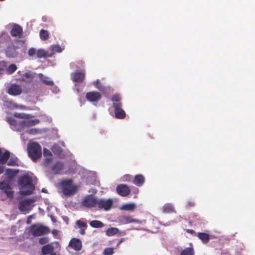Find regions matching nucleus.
I'll return each instance as SVG.
<instances>
[{
  "mask_svg": "<svg viewBox=\"0 0 255 255\" xmlns=\"http://www.w3.org/2000/svg\"><path fill=\"white\" fill-rule=\"evenodd\" d=\"M18 183L21 186L19 192L22 195H29L33 192L34 189L32 178L27 175H23L19 177Z\"/></svg>",
  "mask_w": 255,
  "mask_h": 255,
  "instance_id": "f257e3e1",
  "label": "nucleus"
},
{
  "mask_svg": "<svg viewBox=\"0 0 255 255\" xmlns=\"http://www.w3.org/2000/svg\"><path fill=\"white\" fill-rule=\"evenodd\" d=\"M50 232V229L40 224H35L31 225L28 229L29 234L33 237H39L49 234Z\"/></svg>",
  "mask_w": 255,
  "mask_h": 255,
  "instance_id": "f03ea898",
  "label": "nucleus"
},
{
  "mask_svg": "<svg viewBox=\"0 0 255 255\" xmlns=\"http://www.w3.org/2000/svg\"><path fill=\"white\" fill-rule=\"evenodd\" d=\"M62 187V192L66 196H71L74 195L77 191L76 186L73 185L72 179H65L60 182Z\"/></svg>",
  "mask_w": 255,
  "mask_h": 255,
  "instance_id": "7ed1b4c3",
  "label": "nucleus"
},
{
  "mask_svg": "<svg viewBox=\"0 0 255 255\" xmlns=\"http://www.w3.org/2000/svg\"><path fill=\"white\" fill-rule=\"evenodd\" d=\"M27 150L28 155L33 161L37 160L42 155L41 147L37 142H32L28 144Z\"/></svg>",
  "mask_w": 255,
  "mask_h": 255,
  "instance_id": "20e7f679",
  "label": "nucleus"
},
{
  "mask_svg": "<svg viewBox=\"0 0 255 255\" xmlns=\"http://www.w3.org/2000/svg\"><path fill=\"white\" fill-rule=\"evenodd\" d=\"M35 200L33 199H27L22 200L19 202L18 205V209L21 212H28L32 209V207L34 206L32 205Z\"/></svg>",
  "mask_w": 255,
  "mask_h": 255,
  "instance_id": "39448f33",
  "label": "nucleus"
},
{
  "mask_svg": "<svg viewBox=\"0 0 255 255\" xmlns=\"http://www.w3.org/2000/svg\"><path fill=\"white\" fill-rule=\"evenodd\" d=\"M98 199L92 195L86 196L82 202V205L87 208L95 207L97 205Z\"/></svg>",
  "mask_w": 255,
  "mask_h": 255,
  "instance_id": "423d86ee",
  "label": "nucleus"
},
{
  "mask_svg": "<svg viewBox=\"0 0 255 255\" xmlns=\"http://www.w3.org/2000/svg\"><path fill=\"white\" fill-rule=\"evenodd\" d=\"M39 123L38 119L24 120L19 122V127H17L16 131H21L25 128L30 127L38 124Z\"/></svg>",
  "mask_w": 255,
  "mask_h": 255,
  "instance_id": "0eeeda50",
  "label": "nucleus"
},
{
  "mask_svg": "<svg viewBox=\"0 0 255 255\" xmlns=\"http://www.w3.org/2000/svg\"><path fill=\"white\" fill-rule=\"evenodd\" d=\"M113 205V201L111 199H101L98 200L97 205L99 209H104L105 211L109 210Z\"/></svg>",
  "mask_w": 255,
  "mask_h": 255,
  "instance_id": "6e6552de",
  "label": "nucleus"
},
{
  "mask_svg": "<svg viewBox=\"0 0 255 255\" xmlns=\"http://www.w3.org/2000/svg\"><path fill=\"white\" fill-rule=\"evenodd\" d=\"M56 243L58 244V243L53 242L50 244H48L44 245L41 248V254L42 255H56V253L54 252V247L53 244Z\"/></svg>",
  "mask_w": 255,
  "mask_h": 255,
  "instance_id": "1a4fd4ad",
  "label": "nucleus"
},
{
  "mask_svg": "<svg viewBox=\"0 0 255 255\" xmlns=\"http://www.w3.org/2000/svg\"><path fill=\"white\" fill-rule=\"evenodd\" d=\"M118 194L123 197H126L130 193V189L128 186L124 184L118 185L116 187Z\"/></svg>",
  "mask_w": 255,
  "mask_h": 255,
  "instance_id": "9d476101",
  "label": "nucleus"
},
{
  "mask_svg": "<svg viewBox=\"0 0 255 255\" xmlns=\"http://www.w3.org/2000/svg\"><path fill=\"white\" fill-rule=\"evenodd\" d=\"M0 189L6 194L8 198H12L13 195V191L10 185L4 181L0 182Z\"/></svg>",
  "mask_w": 255,
  "mask_h": 255,
  "instance_id": "9b49d317",
  "label": "nucleus"
},
{
  "mask_svg": "<svg viewBox=\"0 0 255 255\" xmlns=\"http://www.w3.org/2000/svg\"><path fill=\"white\" fill-rule=\"evenodd\" d=\"M18 47L13 44L8 45L5 49V52L6 56L9 58H14L17 56L18 52L17 49Z\"/></svg>",
  "mask_w": 255,
  "mask_h": 255,
  "instance_id": "f8f14e48",
  "label": "nucleus"
},
{
  "mask_svg": "<svg viewBox=\"0 0 255 255\" xmlns=\"http://www.w3.org/2000/svg\"><path fill=\"white\" fill-rule=\"evenodd\" d=\"M101 94L96 91L88 92L86 95V98L88 101L91 102H97L101 99Z\"/></svg>",
  "mask_w": 255,
  "mask_h": 255,
  "instance_id": "ddd939ff",
  "label": "nucleus"
},
{
  "mask_svg": "<svg viewBox=\"0 0 255 255\" xmlns=\"http://www.w3.org/2000/svg\"><path fill=\"white\" fill-rule=\"evenodd\" d=\"M119 221L120 223L122 224H128L132 223H135L137 224H140L141 221L132 218V217L130 216H122L119 217Z\"/></svg>",
  "mask_w": 255,
  "mask_h": 255,
  "instance_id": "4468645a",
  "label": "nucleus"
},
{
  "mask_svg": "<svg viewBox=\"0 0 255 255\" xmlns=\"http://www.w3.org/2000/svg\"><path fill=\"white\" fill-rule=\"evenodd\" d=\"M22 92L20 86L17 84H12L8 89V93L9 95L16 96L20 95Z\"/></svg>",
  "mask_w": 255,
  "mask_h": 255,
  "instance_id": "2eb2a0df",
  "label": "nucleus"
},
{
  "mask_svg": "<svg viewBox=\"0 0 255 255\" xmlns=\"http://www.w3.org/2000/svg\"><path fill=\"white\" fill-rule=\"evenodd\" d=\"M69 246L75 251H79L82 249V242L79 239L73 238L69 242Z\"/></svg>",
  "mask_w": 255,
  "mask_h": 255,
  "instance_id": "dca6fc26",
  "label": "nucleus"
},
{
  "mask_svg": "<svg viewBox=\"0 0 255 255\" xmlns=\"http://www.w3.org/2000/svg\"><path fill=\"white\" fill-rule=\"evenodd\" d=\"M10 33L13 37L18 36L20 38L22 34V27L18 24H14L11 30Z\"/></svg>",
  "mask_w": 255,
  "mask_h": 255,
  "instance_id": "f3484780",
  "label": "nucleus"
},
{
  "mask_svg": "<svg viewBox=\"0 0 255 255\" xmlns=\"http://www.w3.org/2000/svg\"><path fill=\"white\" fill-rule=\"evenodd\" d=\"M71 78L73 81L76 82H82L85 78V74L80 72L72 73L71 74Z\"/></svg>",
  "mask_w": 255,
  "mask_h": 255,
  "instance_id": "a211bd4d",
  "label": "nucleus"
},
{
  "mask_svg": "<svg viewBox=\"0 0 255 255\" xmlns=\"http://www.w3.org/2000/svg\"><path fill=\"white\" fill-rule=\"evenodd\" d=\"M144 182L145 178L141 174L136 175L134 177L133 180L132 181L133 184L139 187L141 186Z\"/></svg>",
  "mask_w": 255,
  "mask_h": 255,
  "instance_id": "6ab92c4d",
  "label": "nucleus"
},
{
  "mask_svg": "<svg viewBox=\"0 0 255 255\" xmlns=\"http://www.w3.org/2000/svg\"><path fill=\"white\" fill-rule=\"evenodd\" d=\"M94 84L95 87L99 91L102 92L104 94H106L108 92L109 88L104 86L100 81L99 80H97L94 82Z\"/></svg>",
  "mask_w": 255,
  "mask_h": 255,
  "instance_id": "aec40b11",
  "label": "nucleus"
},
{
  "mask_svg": "<svg viewBox=\"0 0 255 255\" xmlns=\"http://www.w3.org/2000/svg\"><path fill=\"white\" fill-rule=\"evenodd\" d=\"M111 100L113 103V107L114 109L122 107V104L121 98L119 95L116 94L112 96Z\"/></svg>",
  "mask_w": 255,
  "mask_h": 255,
  "instance_id": "412c9836",
  "label": "nucleus"
},
{
  "mask_svg": "<svg viewBox=\"0 0 255 255\" xmlns=\"http://www.w3.org/2000/svg\"><path fill=\"white\" fill-rule=\"evenodd\" d=\"M76 225L78 228H80L79 233L82 235H84L85 230L87 228V223L82 220H78L76 221Z\"/></svg>",
  "mask_w": 255,
  "mask_h": 255,
  "instance_id": "4be33fe9",
  "label": "nucleus"
},
{
  "mask_svg": "<svg viewBox=\"0 0 255 255\" xmlns=\"http://www.w3.org/2000/svg\"><path fill=\"white\" fill-rule=\"evenodd\" d=\"M64 167V164L60 161L55 163L51 167V170L53 172L57 174L60 173V171L62 170Z\"/></svg>",
  "mask_w": 255,
  "mask_h": 255,
  "instance_id": "5701e85b",
  "label": "nucleus"
},
{
  "mask_svg": "<svg viewBox=\"0 0 255 255\" xmlns=\"http://www.w3.org/2000/svg\"><path fill=\"white\" fill-rule=\"evenodd\" d=\"M115 117L118 119H123L126 117V114L122 107L114 109Z\"/></svg>",
  "mask_w": 255,
  "mask_h": 255,
  "instance_id": "b1692460",
  "label": "nucleus"
},
{
  "mask_svg": "<svg viewBox=\"0 0 255 255\" xmlns=\"http://www.w3.org/2000/svg\"><path fill=\"white\" fill-rule=\"evenodd\" d=\"M10 157V152L6 150L0 156V164H5L7 162V160Z\"/></svg>",
  "mask_w": 255,
  "mask_h": 255,
  "instance_id": "393cba45",
  "label": "nucleus"
},
{
  "mask_svg": "<svg viewBox=\"0 0 255 255\" xmlns=\"http://www.w3.org/2000/svg\"><path fill=\"white\" fill-rule=\"evenodd\" d=\"M38 77L41 81L46 85L52 86L54 85V83L52 80L49 79V78L43 75L42 73L38 74Z\"/></svg>",
  "mask_w": 255,
  "mask_h": 255,
  "instance_id": "a878e982",
  "label": "nucleus"
},
{
  "mask_svg": "<svg viewBox=\"0 0 255 255\" xmlns=\"http://www.w3.org/2000/svg\"><path fill=\"white\" fill-rule=\"evenodd\" d=\"M197 236L204 244L208 243L210 240V236L207 233H198Z\"/></svg>",
  "mask_w": 255,
  "mask_h": 255,
  "instance_id": "bb28decb",
  "label": "nucleus"
},
{
  "mask_svg": "<svg viewBox=\"0 0 255 255\" xmlns=\"http://www.w3.org/2000/svg\"><path fill=\"white\" fill-rule=\"evenodd\" d=\"M135 204L133 203H130L123 205V206L121 207V209L122 210L132 211L135 209Z\"/></svg>",
  "mask_w": 255,
  "mask_h": 255,
  "instance_id": "cd10ccee",
  "label": "nucleus"
},
{
  "mask_svg": "<svg viewBox=\"0 0 255 255\" xmlns=\"http://www.w3.org/2000/svg\"><path fill=\"white\" fill-rule=\"evenodd\" d=\"M90 225L95 228H102L104 226L103 222L99 220H93L90 222Z\"/></svg>",
  "mask_w": 255,
  "mask_h": 255,
  "instance_id": "c85d7f7f",
  "label": "nucleus"
},
{
  "mask_svg": "<svg viewBox=\"0 0 255 255\" xmlns=\"http://www.w3.org/2000/svg\"><path fill=\"white\" fill-rule=\"evenodd\" d=\"M119 232V230L117 228L111 227L108 228L106 231V235L108 236H113Z\"/></svg>",
  "mask_w": 255,
  "mask_h": 255,
  "instance_id": "c756f323",
  "label": "nucleus"
},
{
  "mask_svg": "<svg viewBox=\"0 0 255 255\" xmlns=\"http://www.w3.org/2000/svg\"><path fill=\"white\" fill-rule=\"evenodd\" d=\"M162 211L164 213H170L174 211V208L171 204L167 203L163 206Z\"/></svg>",
  "mask_w": 255,
  "mask_h": 255,
  "instance_id": "7c9ffc66",
  "label": "nucleus"
},
{
  "mask_svg": "<svg viewBox=\"0 0 255 255\" xmlns=\"http://www.w3.org/2000/svg\"><path fill=\"white\" fill-rule=\"evenodd\" d=\"M6 121L10 125L14 126L15 130H16L17 127H19V122H17L12 118H7Z\"/></svg>",
  "mask_w": 255,
  "mask_h": 255,
  "instance_id": "2f4dec72",
  "label": "nucleus"
},
{
  "mask_svg": "<svg viewBox=\"0 0 255 255\" xmlns=\"http://www.w3.org/2000/svg\"><path fill=\"white\" fill-rule=\"evenodd\" d=\"M18 159L16 157H11L7 162L8 166H18Z\"/></svg>",
  "mask_w": 255,
  "mask_h": 255,
  "instance_id": "473e14b6",
  "label": "nucleus"
},
{
  "mask_svg": "<svg viewBox=\"0 0 255 255\" xmlns=\"http://www.w3.org/2000/svg\"><path fill=\"white\" fill-rule=\"evenodd\" d=\"M36 56L38 58H46L49 57L46 51L43 49H38L36 51Z\"/></svg>",
  "mask_w": 255,
  "mask_h": 255,
  "instance_id": "72a5a7b5",
  "label": "nucleus"
},
{
  "mask_svg": "<svg viewBox=\"0 0 255 255\" xmlns=\"http://www.w3.org/2000/svg\"><path fill=\"white\" fill-rule=\"evenodd\" d=\"M39 35L40 38L43 40H46L49 38V32L46 30L41 29Z\"/></svg>",
  "mask_w": 255,
  "mask_h": 255,
  "instance_id": "f704fd0d",
  "label": "nucleus"
},
{
  "mask_svg": "<svg viewBox=\"0 0 255 255\" xmlns=\"http://www.w3.org/2000/svg\"><path fill=\"white\" fill-rule=\"evenodd\" d=\"M194 251L193 248H187L183 250L180 255H194Z\"/></svg>",
  "mask_w": 255,
  "mask_h": 255,
  "instance_id": "c9c22d12",
  "label": "nucleus"
},
{
  "mask_svg": "<svg viewBox=\"0 0 255 255\" xmlns=\"http://www.w3.org/2000/svg\"><path fill=\"white\" fill-rule=\"evenodd\" d=\"M63 48L58 45H54L51 46V50L53 53H60L63 50Z\"/></svg>",
  "mask_w": 255,
  "mask_h": 255,
  "instance_id": "e433bc0d",
  "label": "nucleus"
},
{
  "mask_svg": "<svg viewBox=\"0 0 255 255\" xmlns=\"http://www.w3.org/2000/svg\"><path fill=\"white\" fill-rule=\"evenodd\" d=\"M17 69L16 65L12 64L10 65L7 69V73L9 74L13 73Z\"/></svg>",
  "mask_w": 255,
  "mask_h": 255,
  "instance_id": "4c0bfd02",
  "label": "nucleus"
},
{
  "mask_svg": "<svg viewBox=\"0 0 255 255\" xmlns=\"http://www.w3.org/2000/svg\"><path fill=\"white\" fill-rule=\"evenodd\" d=\"M17 173V171L9 168L7 169L6 170V173L10 178L15 176Z\"/></svg>",
  "mask_w": 255,
  "mask_h": 255,
  "instance_id": "58836bf2",
  "label": "nucleus"
},
{
  "mask_svg": "<svg viewBox=\"0 0 255 255\" xmlns=\"http://www.w3.org/2000/svg\"><path fill=\"white\" fill-rule=\"evenodd\" d=\"M49 241V239L47 237H41L39 239V243L40 245L48 244L47 243Z\"/></svg>",
  "mask_w": 255,
  "mask_h": 255,
  "instance_id": "ea45409f",
  "label": "nucleus"
},
{
  "mask_svg": "<svg viewBox=\"0 0 255 255\" xmlns=\"http://www.w3.org/2000/svg\"><path fill=\"white\" fill-rule=\"evenodd\" d=\"M114 253L113 248H107L104 250L103 252V255H112Z\"/></svg>",
  "mask_w": 255,
  "mask_h": 255,
  "instance_id": "a19ab883",
  "label": "nucleus"
},
{
  "mask_svg": "<svg viewBox=\"0 0 255 255\" xmlns=\"http://www.w3.org/2000/svg\"><path fill=\"white\" fill-rule=\"evenodd\" d=\"M35 54H36V51L35 48L33 47L30 48L28 51V55L30 57L33 56Z\"/></svg>",
  "mask_w": 255,
  "mask_h": 255,
  "instance_id": "79ce46f5",
  "label": "nucleus"
},
{
  "mask_svg": "<svg viewBox=\"0 0 255 255\" xmlns=\"http://www.w3.org/2000/svg\"><path fill=\"white\" fill-rule=\"evenodd\" d=\"M14 117L17 118H19L21 119H27V115L24 114H20V113H15L14 114Z\"/></svg>",
  "mask_w": 255,
  "mask_h": 255,
  "instance_id": "37998d69",
  "label": "nucleus"
},
{
  "mask_svg": "<svg viewBox=\"0 0 255 255\" xmlns=\"http://www.w3.org/2000/svg\"><path fill=\"white\" fill-rule=\"evenodd\" d=\"M132 177L130 175H125L123 176V180L125 181H130Z\"/></svg>",
  "mask_w": 255,
  "mask_h": 255,
  "instance_id": "c03bdc74",
  "label": "nucleus"
},
{
  "mask_svg": "<svg viewBox=\"0 0 255 255\" xmlns=\"http://www.w3.org/2000/svg\"><path fill=\"white\" fill-rule=\"evenodd\" d=\"M38 131V129L37 128H31L29 130L28 133L33 134H35V133H37Z\"/></svg>",
  "mask_w": 255,
  "mask_h": 255,
  "instance_id": "a18cd8bd",
  "label": "nucleus"
},
{
  "mask_svg": "<svg viewBox=\"0 0 255 255\" xmlns=\"http://www.w3.org/2000/svg\"><path fill=\"white\" fill-rule=\"evenodd\" d=\"M23 76L27 79L32 78L31 74L29 73H25L24 74Z\"/></svg>",
  "mask_w": 255,
  "mask_h": 255,
  "instance_id": "49530a36",
  "label": "nucleus"
},
{
  "mask_svg": "<svg viewBox=\"0 0 255 255\" xmlns=\"http://www.w3.org/2000/svg\"><path fill=\"white\" fill-rule=\"evenodd\" d=\"M195 203L193 201H188L187 202V206L189 207H191L194 206Z\"/></svg>",
  "mask_w": 255,
  "mask_h": 255,
  "instance_id": "de8ad7c7",
  "label": "nucleus"
},
{
  "mask_svg": "<svg viewBox=\"0 0 255 255\" xmlns=\"http://www.w3.org/2000/svg\"><path fill=\"white\" fill-rule=\"evenodd\" d=\"M51 153L50 152V151L48 150V149H44V155H51Z\"/></svg>",
  "mask_w": 255,
  "mask_h": 255,
  "instance_id": "09e8293b",
  "label": "nucleus"
},
{
  "mask_svg": "<svg viewBox=\"0 0 255 255\" xmlns=\"http://www.w3.org/2000/svg\"><path fill=\"white\" fill-rule=\"evenodd\" d=\"M186 232L190 233L191 234H193L195 233V232L193 230L191 229H186Z\"/></svg>",
  "mask_w": 255,
  "mask_h": 255,
  "instance_id": "8fccbe9b",
  "label": "nucleus"
},
{
  "mask_svg": "<svg viewBox=\"0 0 255 255\" xmlns=\"http://www.w3.org/2000/svg\"><path fill=\"white\" fill-rule=\"evenodd\" d=\"M51 232L54 236H56L58 234V231L56 229L53 230Z\"/></svg>",
  "mask_w": 255,
  "mask_h": 255,
  "instance_id": "3c124183",
  "label": "nucleus"
},
{
  "mask_svg": "<svg viewBox=\"0 0 255 255\" xmlns=\"http://www.w3.org/2000/svg\"><path fill=\"white\" fill-rule=\"evenodd\" d=\"M52 160V158L51 157L46 158L45 160V162L46 164H48L49 162H50Z\"/></svg>",
  "mask_w": 255,
  "mask_h": 255,
  "instance_id": "603ef678",
  "label": "nucleus"
},
{
  "mask_svg": "<svg viewBox=\"0 0 255 255\" xmlns=\"http://www.w3.org/2000/svg\"><path fill=\"white\" fill-rule=\"evenodd\" d=\"M32 216H29L28 218V219H27V221H26V223L27 224H29L31 223V221L30 220V219L31 218Z\"/></svg>",
  "mask_w": 255,
  "mask_h": 255,
  "instance_id": "864d4df0",
  "label": "nucleus"
},
{
  "mask_svg": "<svg viewBox=\"0 0 255 255\" xmlns=\"http://www.w3.org/2000/svg\"><path fill=\"white\" fill-rule=\"evenodd\" d=\"M4 171V167L2 166H0V174L2 173Z\"/></svg>",
  "mask_w": 255,
  "mask_h": 255,
  "instance_id": "5fc2aeb1",
  "label": "nucleus"
},
{
  "mask_svg": "<svg viewBox=\"0 0 255 255\" xmlns=\"http://www.w3.org/2000/svg\"><path fill=\"white\" fill-rule=\"evenodd\" d=\"M42 192L46 193L47 192V190H46V189H45L43 188L42 190Z\"/></svg>",
  "mask_w": 255,
  "mask_h": 255,
  "instance_id": "6e6d98bb",
  "label": "nucleus"
},
{
  "mask_svg": "<svg viewBox=\"0 0 255 255\" xmlns=\"http://www.w3.org/2000/svg\"><path fill=\"white\" fill-rule=\"evenodd\" d=\"M52 149L53 152H54V148H52Z\"/></svg>",
  "mask_w": 255,
  "mask_h": 255,
  "instance_id": "4d7b16f0",
  "label": "nucleus"
},
{
  "mask_svg": "<svg viewBox=\"0 0 255 255\" xmlns=\"http://www.w3.org/2000/svg\"><path fill=\"white\" fill-rule=\"evenodd\" d=\"M1 70V68H0V71Z\"/></svg>",
  "mask_w": 255,
  "mask_h": 255,
  "instance_id": "13d9d810",
  "label": "nucleus"
}]
</instances>
